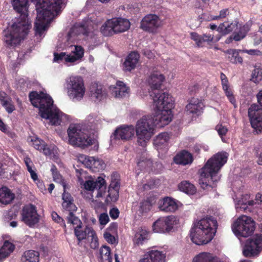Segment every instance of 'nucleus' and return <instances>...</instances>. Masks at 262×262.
<instances>
[{
  "label": "nucleus",
  "mask_w": 262,
  "mask_h": 262,
  "mask_svg": "<svg viewBox=\"0 0 262 262\" xmlns=\"http://www.w3.org/2000/svg\"><path fill=\"white\" fill-rule=\"evenodd\" d=\"M29 0H11L13 9L19 14L16 21L9 26L3 32L4 41L8 47L18 45L28 33L30 23L28 19V3ZM36 7V21L34 28L37 33L46 30L51 19L61 11L64 6L63 0H31Z\"/></svg>",
  "instance_id": "nucleus-1"
},
{
  "label": "nucleus",
  "mask_w": 262,
  "mask_h": 262,
  "mask_svg": "<svg viewBox=\"0 0 262 262\" xmlns=\"http://www.w3.org/2000/svg\"><path fill=\"white\" fill-rule=\"evenodd\" d=\"M29 99L34 106L39 108L40 116L49 119L51 125H60L61 122L68 119L66 114L54 107L53 101L49 95L32 92L29 94Z\"/></svg>",
  "instance_id": "nucleus-2"
},
{
  "label": "nucleus",
  "mask_w": 262,
  "mask_h": 262,
  "mask_svg": "<svg viewBox=\"0 0 262 262\" xmlns=\"http://www.w3.org/2000/svg\"><path fill=\"white\" fill-rule=\"evenodd\" d=\"M228 155L226 152H219L210 158L200 169L199 184L205 189L207 186H216V183L220 179L219 172L227 162Z\"/></svg>",
  "instance_id": "nucleus-3"
},
{
  "label": "nucleus",
  "mask_w": 262,
  "mask_h": 262,
  "mask_svg": "<svg viewBox=\"0 0 262 262\" xmlns=\"http://www.w3.org/2000/svg\"><path fill=\"white\" fill-rule=\"evenodd\" d=\"M217 228V222L214 217L209 216L202 219L191 228V240L197 245L206 244L213 239Z\"/></svg>",
  "instance_id": "nucleus-4"
},
{
  "label": "nucleus",
  "mask_w": 262,
  "mask_h": 262,
  "mask_svg": "<svg viewBox=\"0 0 262 262\" xmlns=\"http://www.w3.org/2000/svg\"><path fill=\"white\" fill-rule=\"evenodd\" d=\"M155 124L152 117L144 116L138 121L136 124V132L138 137V143L141 146L144 147L154 134Z\"/></svg>",
  "instance_id": "nucleus-5"
},
{
  "label": "nucleus",
  "mask_w": 262,
  "mask_h": 262,
  "mask_svg": "<svg viewBox=\"0 0 262 262\" xmlns=\"http://www.w3.org/2000/svg\"><path fill=\"white\" fill-rule=\"evenodd\" d=\"M67 133L69 143L72 145L84 148L93 143V140L78 125L71 124Z\"/></svg>",
  "instance_id": "nucleus-6"
},
{
  "label": "nucleus",
  "mask_w": 262,
  "mask_h": 262,
  "mask_svg": "<svg viewBox=\"0 0 262 262\" xmlns=\"http://www.w3.org/2000/svg\"><path fill=\"white\" fill-rule=\"evenodd\" d=\"M255 229L254 222L246 215L239 217L233 224L232 230L237 237H247L251 235Z\"/></svg>",
  "instance_id": "nucleus-7"
},
{
  "label": "nucleus",
  "mask_w": 262,
  "mask_h": 262,
  "mask_svg": "<svg viewBox=\"0 0 262 262\" xmlns=\"http://www.w3.org/2000/svg\"><path fill=\"white\" fill-rule=\"evenodd\" d=\"M67 94L73 100H80L85 92V88L82 78L80 76H72L67 80Z\"/></svg>",
  "instance_id": "nucleus-8"
},
{
  "label": "nucleus",
  "mask_w": 262,
  "mask_h": 262,
  "mask_svg": "<svg viewBox=\"0 0 262 262\" xmlns=\"http://www.w3.org/2000/svg\"><path fill=\"white\" fill-rule=\"evenodd\" d=\"M248 115L250 124L256 134L262 132V107L256 103L252 104L248 108Z\"/></svg>",
  "instance_id": "nucleus-9"
},
{
  "label": "nucleus",
  "mask_w": 262,
  "mask_h": 262,
  "mask_svg": "<svg viewBox=\"0 0 262 262\" xmlns=\"http://www.w3.org/2000/svg\"><path fill=\"white\" fill-rule=\"evenodd\" d=\"M150 96L152 98L154 105L157 110L165 108H172L173 107V98L167 93L162 91L152 92Z\"/></svg>",
  "instance_id": "nucleus-10"
},
{
  "label": "nucleus",
  "mask_w": 262,
  "mask_h": 262,
  "mask_svg": "<svg viewBox=\"0 0 262 262\" xmlns=\"http://www.w3.org/2000/svg\"><path fill=\"white\" fill-rule=\"evenodd\" d=\"M262 249V235H256L252 238L247 240L243 250L245 257L257 255Z\"/></svg>",
  "instance_id": "nucleus-11"
},
{
  "label": "nucleus",
  "mask_w": 262,
  "mask_h": 262,
  "mask_svg": "<svg viewBox=\"0 0 262 262\" xmlns=\"http://www.w3.org/2000/svg\"><path fill=\"white\" fill-rule=\"evenodd\" d=\"M21 221L30 227H34L39 222V215L32 204L25 205L21 211Z\"/></svg>",
  "instance_id": "nucleus-12"
},
{
  "label": "nucleus",
  "mask_w": 262,
  "mask_h": 262,
  "mask_svg": "<svg viewBox=\"0 0 262 262\" xmlns=\"http://www.w3.org/2000/svg\"><path fill=\"white\" fill-rule=\"evenodd\" d=\"M174 221L172 216L161 217L154 223L153 230L157 233L168 232L172 229Z\"/></svg>",
  "instance_id": "nucleus-13"
},
{
  "label": "nucleus",
  "mask_w": 262,
  "mask_h": 262,
  "mask_svg": "<svg viewBox=\"0 0 262 262\" xmlns=\"http://www.w3.org/2000/svg\"><path fill=\"white\" fill-rule=\"evenodd\" d=\"M161 21L159 17L155 14H148L145 16L141 22V28L149 32H155L160 26Z\"/></svg>",
  "instance_id": "nucleus-14"
},
{
  "label": "nucleus",
  "mask_w": 262,
  "mask_h": 262,
  "mask_svg": "<svg viewBox=\"0 0 262 262\" xmlns=\"http://www.w3.org/2000/svg\"><path fill=\"white\" fill-rule=\"evenodd\" d=\"M171 109L165 108L161 110H157L156 115L152 118L155 126L162 127L167 125L171 121Z\"/></svg>",
  "instance_id": "nucleus-15"
},
{
  "label": "nucleus",
  "mask_w": 262,
  "mask_h": 262,
  "mask_svg": "<svg viewBox=\"0 0 262 262\" xmlns=\"http://www.w3.org/2000/svg\"><path fill=\"white\" fill-rule=\"evenodd\" d=\"M84 186L85 189L88 190H98L97 196H101L106 189L105 181L103 178L100 177H98L95 181L93 180L86 181Z\"/></svg>",
  "instance_id": "nucleus-16"
},
{
  "label": "nucleus",
  "mask_w": 262,
  "mask_h": 262,
  "mask_svg": "<svg viewBox=\"0 0 262 262\" xmlns=\"http://www.w3.org/2000/svg\"><path fill=\"white\" fill-rule=\"evenodd\" d=\"M135 134V128L133 125L122 126L118 127L114 131L113 136L115 139L127 140Z\"/></svg>",
  "instance_id": "nucleus-17"
},
{
  "label": "nucleus",
  "mask_w": 262,
  "mask_h": 262,
  "mask_svg": "<svg viewBox=\"0 0 262 262\" xmlns=\"http://www.w3.org/2000/svg\"><path fill=\"white\" fill-rule=\"evenodd\" d=\"M67 220L68 224L73 226L75 235L79 241L78 244L82 239L86 238L84 231L79 230L81 228L82 223L78 217L71 213L69 216H67Z\"/></svg>",
  "instance_id": "nucleus-18"
},
{
  "label": "nucleus",
  "mask_w": 262,
  "mask_h": 262,
  "mask_svg": "<svg viewBox=\"0 0 262 262\" xmlns=\"http://www.w3.org/2000/svg\"><path fill=\"white\" fill-rule=\"evenodd\" d=\"M140 58V55L137 51L131 52L126 57L122 69L125 72H130L137 67Z\"/></svg>",
  "instance_id": "nucleus-19"
},
{
  "label": "nucleus",
  "mask_w": 262,
  "mask_h": 262,
  "mask_svg": "<svg viewBox=\"0 0 262 262\" xmlns=\"http://www.w3.org/2000/svg\"><path fill=\"white\" fill-rule=\"evenodd\" d=\"M204 105L201 100L193 98L186 106V111L188 114L199 115L202 112Z\"/></svg>",
  "instance_id": "nucleus-20"
},
{
  "label": "nucleus",
  "mask_w": 262,
  "mask_h": 262,
  "mask_svg": "<svg viewBox=\"0 0 262 262\" xmlns=\"http://www.w3.org/2000/svg\"><path fill=\"white\" fill-rule=\"evenodd\" d=\"M62 199L63 200V203L62 204L63 208L64 210L69 211L68 216H69L71 213L74 214L73 212L76 211L77 209V208L74 204L73 198L72 197L70 193L66 191L64 186V192L62 195Z\"/></svg>",
  "instance_id": "nucleus-21"
},
{
  "label": "nucleus",
  "mask_w": 262,
  "mask_h": 262,
  "mask_svg": "<svg viewBox=\"0 0 262 262\" xmlns=\"http://www.w3.org/2000/svg\"><path fill=\"white\" fill-rule=\"evenodd\" d=\"M111 20L116 34L125 32L130 28V22L127 19L118 17L113 18Z\"/></svg>",
  "instance_id": "nucleus-22"
},
{
  "label": "nucleus",
  "mask_w": 262,
  "mask_h": 262,
  "mask_svg": "<svg viewBox=\"0 0 262 262\" xmlns=\"http://www.w3.org/2000/svg\"><path fill=\"white\" fill-rule=\"evenodd\" d=\"M82 33L84 35H88V31L85 29L84 25H80L78 26L72 27L68 33L67 37V40L70 42H73L77 39V35Z\"/></svg>",
  "instance_id": "nucleus-23"
},
{
  "label": "nucleus",
  "mask_w": 262,
  "mask_h": 262,
  "mask_svg": "<svg viewBox=\"0 0 262 262\" xmlns=\"http://www.w3.org/2000/svg\"><path fill=\"white\" fill-rule=\"evenodd\" d=\"M190 37L195 42L196 45L199 47H203L205 42H211L213 39V35H212L204 34L202 35H200L195 32H191Z\"/></svg>",
  "instance_id": "nucleus-24"
},
{
  "label": "nucleus",
  "mask_w": 262,
  "mask_h": 262,
  "mask_svg": "<svg viewBox=\"0 0 262 262\" xmlns=\"http://www.w3.org/2000/svg\"><path fill=\"white\" fill-rule=\"evenodd\" d=\"M173 161L176 164L186 165L192 162L193 158L190 153L186 150H183L174 157Z\"/></svg>",
  "instance_id": "nucleus-25"
},
{
  "label": "nucleus",
  "mask_w": 262,
  "mask_h": 262,
  "mask_svg": "<svg viewBox=\"0 0 262 262\" xmlns=\"http://www.w3.org/2000/svg\"><path fill=\"white\" fill-rule=\"evenodd\" d=\"M178 208V206L174 200L170 198H165L159 204L160 210L165 212H173Z\"/></svg>",
  "instance_id": "nucleus-26"
},
{
  "label": "nucleus",
  "mask_w": 262,
  "mask_h": 262,
  "mask_svg": "<svg viewBox=\"0 0 262 262\" xmlns=\"http://www.w3.org/2000/svg\"><path fill=\"white\" fill-rule=\"evenodd\" d=\"M164 80V77L162 74L156 72L151 74L148 79V83L152 90H158L161 88Z\"/></svg>",
  "instance_id": "nucleus-27"
},
{
  "label": "nucleus",
  "mask_w": 262,
  "mask_h": 262,
  "mask_svg": "<svg viewBox=\"0 0 262 262\" xmlns=\"http://www.w3.org/2000/svg\"><path fill=\"white\" fill-rule=\"evenodd\" d=\"M238 22L237 20L231 23L225 21L217 27V31L224 35L228 34L238 28Z\"/></svg>",
  "instance_id": "nucleus-28"
},
{
  "label": "nucleus",
  "mask_w": 262,
  "mask_h": 262,
  "mask_svg": "<svg viewBox=\"0 0 262 262\" xmlns=\"http://www.w3.org/2000/svg\"><path fill=\"white\" fill-rule=\"evenodd\" d=\"M15 195L9 189L6 187L0 188V203L7 205L11 203L14 199Z\"/></svg>",
  "instance_id": "nucleus-29"
},
{
  "label": "nucleus",
  "mask_w": 262,
  "mask_h": 262,
  "mask_svg": "<svg viewBox=\"0 0 262 262\" xmlns=\"http://www.w3.org/2000/svg\"><path fill=\"white\" fill-rule=\"evenodd\" d=\"M91 97L96 100L100 101L105 97V92L100 85L94 84L90 89Z\"/></svg>",
  "instance_id": "nucleus-30"
},
{
  "label": "nucleus",
  "mask_w": 262,
  "mask_h": 262,
  "mask_svg": "<svg viewBox=\"0 0 262 262\" xmlns=\"http://www.w3.org/2000/svg\"><path fill=\"white\" fill-rule=\"evenodd\" d=\"M128 89L125 84L121 81H118L116 86L114 88L113 93L115 97L122 98L127 96Z\"/></svg>",
  "instance_id": "nucleus-31"
},
{
  "label": "nucleus",
  "mask_w": 262,
  "mask_h": 262,
  "mask_svg": "<svg viewBox=\"0 0 262 262\" xmlns=\"http://www.w3.org/2000/svg\"><path fill=\"white\" fill-rule=\"evenodd\" d=\"M74 55H67L66 61L67 62H74L77 60L81 59L84 54V50L82 47L74 46V49L72 51Z\"/></svg>",
  "instance_id": "nucleus-32"
},
{
  "label": "nucleus",
  "mask_w": 262,
  "mask_h": 262,
  "mask_svg": "<svg viewBox=\"0 0 262 262\" xmlns=\"http://www.w3.org/2000/svg\"><path fill=\"white\" fill-rule=\"evenodd\" d=\"M15 246L8 241H6L0 249V260L8 257L14 249Z\"/></svg>",
  "instance_id": "nucleus-33"
},
{
  "label": "nucleus",
  "mask_w": 262,
  "mask_h": 262,
  "mask_svg": "<svg viewBox=\"0 0 262 262\" xmlns=\"http://www.w3.org/2000/svg\"><path fill=\"white\" fill-rule=\"evenodd\" d=\"M152 262H165V255L162 252L152 250L145 254Z\"/></svg>",
  "instance_id": "nucleus-34"
},
{
  "label": "nucleus",
  "mask_w": 262,
  "mask_h": 262,
  "mask_svg": "<svg viewBox=\"0 0 262 262\" xmlns=\"http://www.w3.org/2000/svg\"><path fill=\"white\" fill-rule=\"evenodd\" d=\"M249 198V196L248 194L245 195L241 200L237 201L235 204V208L237 210L247 209V206H253L254 205V201L253 200L248 201L247 200Z\"/></svg>",
  "instance_id": "nucleus-35"
},
{
  "label": "nucleus",
  "mask_w": 262,
  "mask_h": 262,
  "mask_svg": "<svg viewBox=\"0 0 262 262\" xmlns=\"http://www.w3.org/2000/svg\"><path fill=\"white\" fill-rule=\"evenodd\" d=\"M119 183L118 182H112L109 186L108 196L112 201H116L118 198Z\"/></svg>",
  "instance_id": "nucleus-36"
},
{
  "label": "nucleus",
  "mask_w": 262,
  "mask_h": 262,
  "mask_svg": "<svg viewBox=\"0 0 262 262\" xmlns=\"http://www.w3.org/2000/svg\"><path fill=\"white\" fill-rule=\"evenodd\" d=\"M114 26L111 19H108L101 26L100 29L101 32L104 36H112L116 34L114 29Z\"/></svg>",
  "instance_id": "nucleus-37"
},
{
  "label": "nucleus",
  "mask_w": 262,
  "mask_h": 262,
  "mask_svg": "<svg viewBox=\"0 0 262 262\" xmlns=\"http://www.w3.org/2000/svg\"><path fill=\"white\" fill-rule=\"evenodd\" d=\"M23 260L25 262H38L39 253L34 250H28L24 252Z\"/></svg>",
  "instance_id": "nucleus-38"
},
{
  "label": "nucleus",
  "mask_w": 262,
  "mask_h": 262,
  "mask_svg": "<svg viewBox=\"0 0 262 262\" xmlns=\"http://www.w3.org/2000/svg\"><path fill=\"white\" fill-rule=\"evenodd\" d=\"M100 259L102 262H112L110 248L106 246H103L99 251Z\"/></svg>",
  "instance_id": "nucleus-39"
},
{
  "label": "nucleus",
  "mask_w": 262,
  "mask_h": 262,
  "mask_svg": "<svg viewBox=\"0 0 262 262\" xmlns=\"http://www.w3.org/2000/svg\"><path fill=\"white\" fill-rule=\"evenodd\" d=\"M178 187L181 191L187 194H194L196 191L194 186L187 181L182 182Z\"/></svg>",
  "instance_id": "nucleus-40"
},
{
  "label": "nucleus",
  "mask_w": 262,
  "mask_h": 262,
  "mask_svg": "<svg viewBox=\"0 0 262 262\" xmlns=\"http://www.w3.org/2000/svg\"><path fill=\"white\" fill-rule=\"evenodd\" d=\"M148 232L145 229H141L135 235V242L137 245L143 244V243L148 239Z\"/></svg>",
  "instance_id": "nucleus-41"
},
{
  "label": "nucleus",
  "mask_w": 262,
  "mask_h": 262,
  "mask_svg": "<svg viewBox=\"0 0 262 262\" xmlns=\"http://www.w3.org/2000/svg\"><path fill=\"white\" fill-rule=\"evenodd\" d=\"M228 54V58L230 62L233 63H242L243 62L242 58L239 55V50L238 51L236 50H231L227 51Z\"/></svg>",
  "instance_id": "nucleus-42"
},
{
  "label": "nucleus",
  "mask_w": 262,
  "mask_h": 262,
  "mask_svg": "<svg viewBox=\"0 0 262 262\" xmlns=\"http://www.w3.org/2000/svg\"><path fill=\"white\" fill-rule=\"evenodd\" d=\"M95 158L94 157H89L84 155H80L78 158V160L84 164L87 168L92 169L93 167V163L94 161Z\"/></svg>",
  "instance_id": "nucleus-43"
},
{
  "label": "nucleus",
  "mask_w": 262,
  "mask_h": 262,
  "mask_svg": "<svg viewBox=\"0 0 262 262\" xmlns=\"http://www.w3.org/2000/svg\"><path fill=\"white\" fill-rule=\"evenodd\" d=\"M248 31V26H244L242 27H240L238 32H234L233 35V39L235 41L241 40L246 36Z\"/></svg>",
  "instance_id": "nucleus-44"
},
{
  "label": "nucleus",
  "mask_w": 262,
  "mask_h": 262,
  "mask_svg": "<svg viewBox=\"0 0 262 262\" xmlns=\"http://www.w3.org/2000/svg\"><path fill=\"white\" fill-rule=\"evenodd\" d=\"M105 167V164L104 161L98 158H95L94 162L93 163V167L92 170L94 171H99L103 170Z\"/></svg>",
  "instance_id": "nucleus-45"
},
{
  "label": "nucleus",
  "mask_w": 262,
  "mask_h": 262,
  "mask_svg": "<svg viewBox=\"0 0 262 262\" xmlns=\"http://www.w3.org/2000/svg\"><path fill=\"white\" fill-rule=\"evenodd\" d=\"M169 139V136L167 133H162L156 137L155 143L157 145H162L167 142Z\"/></svg>",
  "instance_id": "nucleus-46"
},
{
  "label": "nucleus",
  "mask_w": 262,
  "mask_h": 262,
  "mask_svg": "<svg viewBox=\"0 0 262 262\" xmlns=\"http://www.w3.org/2000/svg\"><path fill=\"white\" fill-rule=\"evenodd\" d=\"M230 13V11L228 8H225L221 10L219 14L217 15H211V20H221L225 18L227 16L229 15Z\"/></svg>",
  "instance_id": "nucleus-47"
},
{
  "label": "nucleus",
  "mask_w": 262,
  "mask_h": 262,
  "mask_svg": "<svg viewBox=\"0 0 262 262\" xmlns=\"http://www.w3.org/2000/svg\"><path fill=\"white\" fill-rule=\"evenodd\" d=\"M151 205L148 201H144L140 203L139 212L143 214L144 212L149 211L151 209Z\"/></svg>",
  "instance_id": "nucleus-48"
},
{
  "label": "nucleus",
  "mask_w": 262,
  "mask_h": 262,
  "mask_svg": "<svg viewBox=\"0 0 262 262\" xmlns=\"http://www.w3.org/2000/svg\"><path fill=\"white\" fill-rule=\"evenodd\" d=\"M31 141L33 143V146L35 149L41 150L45 144V142L42 140H40L38 138H35V139H31Z\"/></svg>",
  "instance_id": "nucleus-49"
},
{
  "label": "nucleus",
  "mask_w": 262,
  "mask_h": 262,
  "mask_svg": "<svg viewBox=\"0 0 262 262\" xmlns=\"http://www.w3.org/2000/svg\"><path fill=\"white\" fill-rule=\"evenodd\" d=\"M241 53H247L252 56H261L262 52L258 50L250 49V50H239Z\"/></svg>",
  "instance_id": "nucleus-50"
},
{
  "label": "nucleus",
  "mask_w": 262,
  "mask_h": 262,
  "mask_svg": "<svg viewBox=\"0 0 262 262\" xmlns=\"http://www.w3.org/2000/svg\"><path fill=\"white\" fill-rule=\"evenodd\" d=\"M3 106L5 107L7 112L9 114L12 113L15 110L14 105L13 104L11 100H9L8 101H5Z\"/></svg>",
  "instance_id": "nucleus-51"
},
{
  "label": "nucleus",
  "mask_w": 262,
  "mask_h": 262,
  "mask_svg": "<svg viewBox=\"0 0 262 262\" xmlns=\"http://www.w3.org/2000/svg\"><path fill=\"white\" fill-rule=\"evenodd\" d=\"M103 236L107 242L111 244H114L116 243V239L114 236L112 235L111 232H105Z\"/></svg>",
  "instance_id": "nucleus-52"
},
{
  "label": "nucleus",
  "mask_w": 262,
  "mask_h": 262,
  "mask_svg": "<svg viewBox=\"0 0 262 262\" xmlns=\"http://www.w3.org/2000/svg\"><path fill=\"white\" fill-rule=\"evenodd\" d=\"M52 217L54 221L57 222L58 223L60 224L62 226L66 228V224L63 219L59 216L56 212H53L52 213Z\"/></svg>",
  "instance_id": "nucleus-53"
},
{
  "label": "nucleus",
  "mask_w": 262,
  "mask_h": 262,
  "mask_svg": "<svg viewBox=\"0 0 262 262\" xmlns=\"http://www.w3.org/2000/svg\"><path fill=\"white\" fill-rule=\"evenodd\" d=\"M223 90L224 91L226 96L228 97L230 102L233 104H235L236 102V100L233 95L232 91L229 89V86L227 88V90Z\"/></svg>",
  "instance_id": "nucleus-54"
},
{
  "label": "nucleus",
  "mask_w": 262,
  "mask_h": 262,
  "mask_svg": "<svg viewBox=\"0 0 262 262\" xmlns=\"http://www.w3.org/2000/svg\"><path fill=\"white\" fill-rule=\"evenodd\" d=\"M152 165V161L150 160H141L138 162V166L141 168L150 167Z\"/></svg>",
  "instance_id": "nucleus-55"
},
{
  "label": "nucleus",
  "mask_w": 262,
  "mask_h": 262,
  "mask_svg": "<svg viewBox=\"0 0 262 262\" xmlns=\"http://www.w3.org/2000/svg\"><path fill=\"white\" fill-rule=\"evenodd\" d=\"M215 129L221 137L225 135L228 131V129L222 124L217 125L215 127Z\"/></svg>",
  "instance_id": "nucleus-56"
},
{
  "label": "nucleus",
  "mask_w": 262,
  "mask_h": 262,
  "mask_svg": "<svg viewBox=\"0 0 262 262\" xmlns=\"http://www.w3.org/2000/svg\"><path fill=\"white\" fill-rule=\"evenodd\" d=\"M99 222L101 225H105L109 221V217L107 213H101L99 216Z\"/></svg>",
  "instance_id": "nucleus-57"
},
{
  "label": "nucleus",
  "mask_w": 262,
  "mask_h": 262,
  "mask_svg": "<svg viewBox=\"0 0 262 262\" xmlns=\"http://www.w3.org/2000/svg\"><path fill=\"white\" fill-rule=\"evenodd\" d=\"M84 232H85L86 237L92 238L96 236L95 231L90 227L86 226L84 229Z\"/></svg>",
  "instance_id": "nucleus-58"
},
{
  "label": "nucleus",
  "mask_w": 262,
  "mask_h": 262,
  "mask_svg": "<svg viewBox=\"0 0 262 262\" xmlns=\"http://www.w3.org/2000/svg\"><path fill=\"white\" fill-rule=\"evenodd\" d=\"M54 61L55 62H59L60 60H62L63 59L66 60L67 55H66L65 53L61 52L60 54L54 53Z\"/></svg>",
  "instance_id": "nucleus-59"
},
{
  "label": "nucleus",
  "mask_w": 262,
  "mask_h": 262,
  "mask_svg": "<svg viewBox=\"0 0 262 262\" xmlns=\"http://www.w3.org/2000/svg\"><path fill=\"white\" fill-rule=\"evenodd\" d=\"M109 213L113 219H116L119 216V211L117 208H113L110 210Z\"/></svg>",
  "instance_id": "nucleus-60"
},
{
  "label": "nucleus",
  "mask_w": 262,
  "mask_h": 262,
  "mask_svg": "<svg viewBox=\"0 0 262 262\" xmlns=\"http://www.w3.org/2000/svg\"><path fill=\"white\" fill-rule=\"evenodd\" d=\"M99 243L97 235L94 237L91 238V242L90 243V246L92 249H96L98 247Z\"/></svg>",
  "instance_id": "nucleus-61"
},
{
  "label": "nucleus",
  "mask_w": 262,
  "mask_h": 262,
  "mask_svg": "<svg viewBox=\"0 0 262 262\" xmlns=\"http://www.w3.org/2000/svg\"><path fill=\"white\" fill-rule=\"evenodd\" d=\"M254 201V204H257L259 205L260 208H262V194L260 193H257Z\"/></svg>",
  "instance_id": "nucleus-62"
},
{
  "label": "nucleus",
  "mask_w": 262,
  "mask_h": 262,
  "mask_svg": "<svg viewBox=\"0 0 262 262\" xmlns=\"http://www.w3.org/2000/svg\"><path fill=\"white\" fill-rule=\"evenodd\" d=\"M143 54L149 59H151L154 57V54L152 52L147 49L143 50Z\"/></svg>",
  "instance_id": "nucleus-63"
},
{
  "label": "nucleus",
  "mask_w": 262,
  "mask_h": 262,
  "mask_svg": "<svg viewBox=\"0 0 262 262\" xmlns=\"http://www.w3.org/2000/svg\"><path fill=\"white\" fill-rule=\"evenodd\" d=\"M31 175V178L33 179V180L36 183V181H38V176L37 173L35 172V171H34L32 168H29V171H28Z\"/></svg>",
  "instance_id": "nucleus-64"
}]
</instances>
